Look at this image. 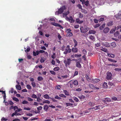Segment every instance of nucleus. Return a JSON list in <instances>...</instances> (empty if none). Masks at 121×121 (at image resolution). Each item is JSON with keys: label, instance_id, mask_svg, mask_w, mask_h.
Segmentation results:
<instances>
[{"label": "nucleus", "instance_id": "nucleus-48", "mask_svg": "<svg viewBox=\"0 0 121 121\" xmlns=\"http://www.w3.org/2000/svg\"><path fill=\"white\" fill-rule=\"evenodd\" d=\"M86 77L87 78V81H90L91 80L90 78L89 77H88V76L87 75H86Z\"/></svg>", "mask_w": 121, "mask_h": 121}, {"label": "nucleus", "instance_id": "nucleus-44", "mask_svg": "<svg viewBox=\"0 0 121 121\" xmlns=\"http://www.w3.org/2000/svg\"><path fill=\"white\" fill-rule=\"evenodd\" d=\"M22 103L23 104H27L28 103V102L26 100H24L22 102Z\"/></svg>", "mask_w": 121, "mask_h": 121}, {"label": "nucleus", "instance_id": "nucleus-10", "mask_svg": "<svg viewBox=\"0 0 121 121\" xmlns=\"http://www.w3.org/2000/svg\"><path fill=\"white\" fill-rule=\"evenodd\" d=\"M76 66L77 67L79 68H81L82 67L81 65L80 64V62L79 61L76 62Z\"/></svg>", "mask_w": 121, "mask_h": 121}, {"label": "nucleus", "instance_id": "nucleus-28", "mask_svg": "<svg viewBox=\"0 0 121 121\" xmlns=\"http://www.w3.org/2000/svg\"><path fill=\"white\" fill-rule=\"evenodd\" d=\"M108 60L109 61L112 62H117V61L116 60H113L110 58H108Z\"/></svg>", "mask_w": 121, "mask_h": 121}, {"label": "nucleus", "instance_id": "nucleus-23", "mask_svg": "<svg viewBox=\"0 0 121 121\" xmlns=\"http://www.w3.org/2000/svg\"><path fill=\"white\" fill-rule=\"evenodd\" d=\"M78 97L80 99H84L85 98V96L82 95H81L80 96H79Z\"/></svg>", "mask_w": 121, "mask_h": 121}, {"label": "nucleus", "instance_id": "nucleus-60", "mask_svg": "<svg viewBox=\"0 0 121 121\" xmlns=\"http://www.w3.org/2000/svg\"><path fill=\"white\" fill-rule=\"evenodd\" d=\"M3 120L6 121L8 120V119L5 118L4 117H3L1 119V121H3Z\"/></svg>", "mask_w": 121, "mask_h": 121}, {"label": "nucleus", "instance_id": "nucleus-19", "mask_svg": "<svg viewBox=\"0 0 121 121\" xmlns=\"http://www.w3.org/2000/svg\"><path fill=\"white\" fill-rule=\"evenodd\" d=\"M63 91L64 93L66 95L68 96L69 95V92L66 90H63Z\"/></svg>", "mask_w": 121, "mask_h": 121}, {"label": "nucleus", "instance_id": "nucleus-41", "mask_svg": "<svg viewBox=\"0 0 121 121\" xmlns=\"http://www.w3.org/2000/svg\"><path fill=\"white\" fill-rule=\"evenodd\" d=\"M26 87L27 88L29 89H31V87L29 85H27Z\"/></svg>", "mask_w": 121, "mask_h": 121}, {"label": "nucleus", "instance_id": "nucleus-51", "mask_svg": "<svg viewBox=\"0 0 121 121\" xmlns=\"http://www.w3.org/2000/svg\"><path fill=\"white\" fill-rule=\"evenodd\" d=\"M77 7L79 8V9H80L82 10V6L80 4H78V5Z\"/></svg>", "mask_w": 121, "mask_h": 121}, {"label": "nucleus", "instance_id": "nucleus-58", "mask_svg": "<svg viewBox=\"0 0 121 121\" xmlns=\"http://www.w3.org/2000/svg\"><path fill=\"white\" fill-rule=\"evenodd\" d=\"M104 25H102L99 27V29L100 30H103L104 27Z\"/></svg>", "mask_w": 121, "mask_h": 121}, {"label": "nucleus", "instance_id": "nucleus-63", "mask_svg": "<svg viewBox=\"0 0 121 121\" xmlns=\"http://www.w3.org/2000/svg\"><path fill=\"white\" fill-rule=\"evenodd\" d=\"M100 26V25L99 24H96L95 26L94 27L95 28H97L99 27Z\"/></svg>", "mask_w": 121, "mask_h": 121}, {"label": "nucleus", "instance_id": "nucleus-26", "mask_svg": "<svg viewBox=\"0 0 121 121\" xmlns=\"http://www.w3.org/2000/svg\"><path fill=\"white\" fill-rule=\"evenodd\" d=\"M43 103H48V104L50 103V102L48 100H45L43 102Z\"/></svg>", "mask_w": 121, "mask_h": 121}, {"label": "nucleus", "instance_id": "nucleus-15", "mask_svg": "<svg viewBox=\"0 0 121 121\" xmlns=\"http://www.w3.org/2000/svg\"><path fill=\"white\" fill-rule=\"evenodd\" d=\"M71 51H72V50L70 48L68 49V51H64V54H66L68 52H71Z\"/></svg>", "mask_w": 121, "mask_h": 121}, {"label": "nucleus", "instance_id": "nucleus-22", "mask_svg": "<svg viewBox=\"0 0 121 121\" xmlns=\"http://www.w3.org/2000/svg\"><path fill=\"white\" fill-rule=\"evenodd\" d=\"M44 97L45 99H48L50 98L48 94H46L44 95L43 96Z\"/></svg>", "mask_w": 121, "mask_h": 121}, {"label": "nucleus", "instance_id": "nucleus-2", "mask_svg": "<svg viewBox=\"0 0 121 121\" xmlns=\"http://www.w3.org/2000/svg\"><path fill=\"white\" fill-rule=\"evenodd\" d=\"M65 9V6H63L61 7L60 8L58 9V11H56L55 12L56 15H58L62 13L64 11V10Z\"/></svg>", "mask_w": 121, "mask_h": 121}, {"label": "nucleus", "instance_id": "nucleus-55", "mask_svg": "<svg viewBox=\"0 0 121 121\" xmlns=\"http://www.w3.org/2000/svg\"><path fill=\"white\" fill-rule=\"evenodd\" d=\"M89 38L91 40H93L94 39V37L92 35H90L89 36Z\"/></svg>", "mask_w": 121, "mask_h": 121}, {"label": "nucleus", "instance_id": "nucleus-25", "mask_svg": "<svg viewBox=\"0 0 121 121\" xmlns=\"http://www.w3.org/2000/svg\"><path fill=\"white\" fill-rule=\"evenodd\" d=\"M69 13V11H68L67 12L63 13V15H64L66 17L67 15H68Z\"/></svg>", "mask_w": 121, "mask_h": 121}, {"label": "nucleus", "instance_id": "nucleus-8", "mask_svg": "<svg viewBox=\"0 0 121 121\" xmlns=\"http://www.w3.org/2000/svg\"><path fill=\"white\" fill-rule=\"evenodd\" d=\"M52 24L56 26H58L60 27V28L63 29V27L59 24L56 23L55 22H52Z\"/></svg>", "mask_w": 121, "mask_h": 121}, {"label": "nucleus", "instance_id": "nucleus-46", "mask_svg": "<svg viewBox=\"0 0 121 121\" xmlns=\"http://www.w3.org/2000/svg\"><path fill=\"white\" fill-rule=\"evenodd\" d=\"M31 97L32 98H37L36 95L35 94H33L32 95Z\"/></svg>", "mask_w": 121, "mask_h": 121}, {"label": "nucleus", "instance_id": "nucleus-62", "mask_svg": "<svg viewBox=\"0 0 121 121\" xmlns=\"http://www.w3.org/2000/svg\"><path fill=\"white\" fill-rule=\"evenodd\" d=\"M27 99H28V101H32L33 100V99H32L31 98H30L29 97H28Z\"/></svg>", "mask_w": 121, "mask_h": 121}, {"label": "nucleus", "instance_id": "nucleus-20", "mask_svg": "<svg viewBox=\"0 0 121 121\" xmlns=\"http://www.w3.org/2000/svg\"><path fill=\"white\" fill-rule=\"evenodd\" d=\"M108 85L107 83L104 82L103 84V87L104 88H107L108 87Z\"/></svg>", "mask_w": 121, "mask_h": 121}, {"label": "nucleus", "instance_id": "nucleus-4", "mask_svg": "<svg viewBox=\"0 0 121 121\" xmlns=\"http://www.w3.org/2000/svg\"><path fill=\"white\" fill-rule=\"evenodd\" d=\"M71 30L70 29H67L66 32L67 33L66 34L67 36L70 37L73 35L72 33L71 32Z\"/></svg>", "mask_w": 121, "mask_h": 121}, {"label": "nucleus", "instance_id": "nucleus-33", "mask_svg": "<svg viewBox=\"0 0 121 121\" xmlns=\"http://www.w3.org/2000/svg\"><path fill=\"white\" fill-rule=\"evenodd\" d=\"M43 78L42 77H38L37 78L38 80L39 81H41L43 80Z\"/></svg>", "mask_w": 121, "mask_h": 121}, {"label": "nucleus", "instance_id": "nucleus-54", "mask_svg": "<svg viewBox=\"0 0 121 121\" xmlns=\"http://www.w3.org/2000/svg\"><path fill=\"white\" fill-rule=\"evenodd\" d=\"M78 74V72L77 71H75V72L74 73V74L73 76H76Z\"/></svg>", "mask_w": 121, "mask_h": 121}, {"label": "nucleus", "instance_id": "nucleus-18", "mask_svg": "<svg viewBox=\"0 0 121 121\" xmlns=\"http://www.w3.org/2000/svg\"><path fill=\"white\" fill-rule=\"evenodd\" d=\"M110 102L111 101V99L109 98H106L104 100H103V102L104 103H105V101Z\"/></svg>", "mask_w": 121, "mask_h": 121}, {"label": "nucleus", "instance_id": "nucleus-32", "mask_svg": "<svg viewBox=\"0 0 121 121\" xmlns=\"http://www.w3.org/2000/svg\"><path fill=\"white\" fill-rule=\"evenodd\" d=\"M13 100L16 101V102H18L19 101V100L16 97H13Z\"/></svg>", "mask_w": 121, "mask_h": 121}, {"label": "nucleus", "instance_id": "nucleus-21", "mask_svg": "<svg viewBox=\"0 0 121 121\" xmlns=\"http://www.w3.org/2000/svg\"><path fill=\"white\" fill-rule=\"evenodd\" d=\"M16 87L17 89L19 90H20L21 89V86L20 85H16Z\"/></svg>", "mask_w": 121, "mask_h": 121}, {"label": "nucleus", "instance_id": "nucleus-40", "mask_svg": "<svg viewBox=\"0 0 121 121\" xmlns=\"http://www.w3.org/2000/svg\"><path fill=\"white\" fill-rule=\"evenodd\" d=\"M79 17L80 18H83V16L82 14L81 13H79Z\"/></svg>", "mask_w": 121, "mask_h": 121}, {"label": "nucleus", "instance_id": "nucleus-31", "mask_svg": "<svg viewBox=\"0 0 121 121\" xmlns=\"http://www.w3.org/2000/svg\"><path fill=\"white\" fill-rule=\"evenodd\" d=\"M60 69L59 67H56L54 68L53 69V70L55 71H58Z\"/></svg>", "mask_w": 121, "mask_h": 121}, {"label": "nucleus", "instance_id": "nucleus-3", "mask_svg": "<svg viewBox=\"0 0 121 121\" xmlns=\"http://www.w3.org/2000/svg\"><path fill=\"white\" fill-rule=\"evenodd\" d=\"M72 60L70 59H67V60L66 59L65 60H64L63 62L65 64V65L66 66H67V65H70L71 61Z\"/></svg>", "mask_w": 121, "mask_h": 121}, {"label": "nucleus", "instance_id": "nucleus-36", "mask_svg": "<svg viewBox=\"0 0 121 121\" xmlns=\"http://www.w3.org/2000/svg\"><path fill=\"white\" fill-rule=\"evenodd\" d=\"M108 55L109 56L113 58L114 57V55L112 54H108Z\"/></svg>", "mask_w": 121, "mask_h": 121}, {"label": "nucleus", "instance_id": "nucleus-53", "mask_svg": "<svg viewBox=\"0 0 121 121\" xmlns=\"http://www.w3.org/2000/svg\"><path fill=\"white\" fill-rule=\"evenodd\" d=\"M31 84L33 87H34L36 86V84L35 82H32Z\"/></svg>", "mask_w": 121, "mask_h": 121}, {"label": "nucleus", "instance_id": "nucleus-61", "mask_svg": "<svg viewBox=\"0 0 121 121\" xmlns=\"http://www.w3.org/2000/svg\"><path fill=\"white\" fill-rule=\"evenodd\" d=\"M24 109L27 110H30L31 109V108H30L24 107Z\"/></svg>", "mask_w": 121, "mask_h": 121}, {"label": "nucleus", "instance_id": "nucleus-5", "mask_svg": "<svg viewBox=\"0 0 121 121\" xmlns=\"http://www.w3.org/2000/svg\"><path fill=\"white\" fill-rule=\"evenodd\" d=\"M107 76L106 77V79L108 80L111 79L112 76L111 73L108 72L107 73Z\"/></svg>", "mask_w": 121, "mask_h": 121}, {"label": "nucleus", "instance_id": "nucleus-56", "mask_svg": "<svg viewBox=\"0 0 121 121\" xmlns=\"http://www.w3.org/2000/svg\"><path fill=\"white\" fill-rule=\"evenodd\" d=\"M55 98L56 99H57L59 100H60L61 99V98L60 97H59L58 95H56Z\"/></svg>", "mask_w": 121, "mask_h": 121}, {"label": "nucleus", "instance_id": "nucleus-13", "mask_svg": "<svg viewBox=\"0 0 121 121\" xmlns=\"http://www.w3.org/2000/svg\"><path fill=\"white\" fill-rule=\"evenodd\" d=\"M103 45L105 47H109L110 46V45L108 42H104L103 43Z\"/></svg>", "mask_w": 121, "mask_h": 121}, {"label": "nucleus", "instance_id": "nucleus-43", "mask_svg": "<svg viewBox=\"0 0 121 121\" xmlns=\"http://www.w3.org/2000/svg\"><path fill=\"white\" fill-rule=\"evenodd\" d=\"M82 52L85 55L87 53L85 49H84L82 51Z\"/></svg>", "mask_w": 121, "mask_h": 121}, {"label": "nucleus", "instance_id": "nucleus-12", "mask_svg": "<svg viewBox=\"0 0 121 121\" xmlns=\"http://www.w3.org/2000/svg\"><path fill=\"white\" fill-rule=\"evenodd\" d=\"M109 28L108 27L105 28L103 30V31L105 33H107L109 30Z\"/></svg>", "mask_w": 121, "mask_h": 121}, {"label": "nucleus", "instance_id": "nucleus-16", "mask_svg": "<svg viewBox=\"0 0 121 121\" xmlns=\"http://www.w3.org/2000/svg\"><path fill=\"white\" fill-rule=\"evenodd\" d=\"M72 50L73 52L74 53L77 52L78 51V49L77 48H72Z\"/></svg>", "mask_w": 121, "mask_h": 121}, {"label": "nucleus", "instance_id": "nucleus-42", "mask_svg": "<svg viewBox=\"0 0 121 121\" xmlns=\"http://www.w3.org/2000/svg\"><path fill=\"white\" fill-rule=\"evenodd\" d=\"M43 107L42 106H40L37 108V109L38 110H41L42 109Z\"/></svg>", "mask_w": 121, "mask_h": 121}, {"label": "nucleus", "instance_id": "nucleus-35", "mask_svg": "<svg viewBox=\"0 0 121 121\" xmlns=\"http://www.w3.org/2000/svg\"><path fill=\"white\" fill-rule=\"evenodd\" d=\"M37 100L38 102H40L42 101V100L39 97H37Z\"/></svg>", "mask_w": 121, "mask_h": 121}, {"label": "nucleus", "instance_id": "nucleus-1", "mask_svg": "<svg viewBox=\"0 0 121 121\" xmlns=\"http://www.w3.org/2000/svg\"><path fill=\"white\" fill-rule=\"evenodd\" d=\"M69 83L70 84V87L71 88L76 86L78 84L77 80H73L70 81L69 82Z\"/></svg>", "mask_w": 121, "mask_h": 121}, {"label": "nucleus", "instance_id": "nucleus-29", "mask_svg": "<svg viewBox=\"0 0 121 121\" xmlns=\"http://www.w3.org/2000/svg\"><path fill=\"white\" fill-rule=\"evenodd\" d=\"M111 45L113 47H114L116 46V43L115 42H112L111 43Z\"/></svg>", "mask_w": 121, "mask_h": 121}, {"label": "nucleus", "instance_id": "nucleus-50", "mask_svg": "<svg viewBox=\"0 0 121 121\" xmlns=\"http://www.w3.org/2000/svg\"><path fill=\"white\" fill-rule=\"evenodd\" d=\"M49 71L52 74L54 75L56 74V73L54 71L51 70H50Z\"/></svg>", "mask_w": 121, "mask_h": 121}, {"label": "nucleus", "instance_id": "nucleus-30", "mask_svg": "<svg viewBox=\"0 0 121 121\" xmlns=\"http://www.w3.org/2000/svg\"><path fill=\"white\" fill-rule=\"evenodd\" d=\"M89 87L92 89H95V86L91 84H89Z\"/></svg>", "mask_w": 121, "mask_h": 121}, {"label": "nucleus", "instance_id": "nucleus-9", "mask_svg": "<svg viewBox=\"0 0 121 121\" xmlns=\"http://www.w3.org/2000/svg\"><path fill=\"white\" fill-rule=\"evenodd\" d=\"M0 92H1L2 94H4V95L3 96V98L4 99V102L5 99L6 98V94L5 92V91H1L0 90Z\"/></svg>", "mask_w": 121, "mask_h": 121}, {"label": "nucleus", "instance_id": "nucleus-7", "mask_svg": "<svg viewBox=\"0 0 121 121\" xmlns=\"http://www.w3.org/2000/svg\"><path fill=\"white\" fill-rule=\"evenodd\" d=\"M81 32L82 33H85L87 31V30L86 28H84L83 27H81L80 28Z\"/></svg>", "mask_w": 121, "mask_h": 121}, {"label": "nucleus", "instance_id": "nucleus-6", "mask_svg": "<svg viewBox=\"0 0 121 121\" xmlns=\"http://www.w3.org/2000/svg\"><path fill=\"white\" fill-rule=\"evenodd\" d=\"M114 81H109L108 84L109 86L114 87L115 86V82Z\"/></svg>", "mask_w": 121, "mask_h": 121}, {"label": "nucleus", "instance_id": "nucleus-34", "mask_svg": "<svg viewBox=\"0 0 121 121\" xmlns=\"http://www.w3.org/2000/svg\"><path fill=\"white\" fill-rule=\"evenodd\" d=\"M59 96L60 97L63 98H66V96L64 94H60L59 95Z\"/></svg>", "mask_w": 121, "mask_h": 121}, {"label": "nucleus", "instance_id": "nucleus-27", "mask_svg": "<svg viewBox=\"0 0 121 121\" xmlns=\"http://www.w3.org/2000/svg\"><path fill=\"white\" fill-rule=\"evenodd\" d=\"M92 109H94L95 110H97L99 109V105L96 106L95 107L92 108Z\"/></svg>", "mask_w": 121, "mask_h": 121}, {"label": "nucleus", "instance_id": "nucleus-38", "mask_svg": "<svg viewBox=\"0 0 121 121\" xmlns=\"http://www.w3.org/2000/svg\"><path fill=\"white\" fill-rule=\"evenodd\" d=\"M113 22L112 21L108 23V26H111L113 25Z\"/></svg>", "mask_w": 121, "mask_h": 121}, {"label": "nucleus", "instance_id": "nucleus-64", "mask_svg": "<svg viewBox=\"0 0 121 121\" xmlns=\"http://www.w3.org/2000/svg\"><path fill=\"white\" fill-rule=\"evenodd\" d=\"M51 63L52 65H54L55 64V61L53 59L51 61Z\"/></svg>", "mask_w": 121, "mask_h": 121}, {"label": "nucleus", "instance_id": "nucleus-14", "mask_svg": "<svg viewBox=\"0 0 121 121\" xmlns=\"http://www.w3.org/2000/svg\"><path fill=\"white\" fill-rule=\"evenodd\" d=\"M96 32V31L95 30H90L89 31L88 33L89 34H95Z\"/></svg>", "mask_w": 121, "mask_h": 121}, {"label": "nucleus", "instance_id": "nucleus-17", "mask_svg": "<svg viewBox=\"0 0 121 121\" xmlns=\"http://www.w3.org/2000/svg\"><path fill=\"white\" fill-rule=\"evenodd\" d=\"M48 105H45L43 107V109L45 111H47L48 109Z\"/></svg>", "mask_w": 121, "mask_h": 121}, {"label": "nucleus", "instance_id": "nucleus-39", "mask_svg": "<svg viewBox=\"0 0 121 121\" xmlns=\"http://www.w3.org/2000/svg\"><path fill=\"white\" fill-rule=\"evenodd\" d=\"M81 54L78 55L77 54H75L74 55V57H80L81 56Z\"/></svg>", "mask_w": 121, "mask_h": 121}, {"label": "nucleus", "instance_id": "nucleus-37", "mask_svg": "<svg viewBox=\"0 0 121 121\" xmlns=\"http://www.w3.org/2000/svg\"><path fill=\"white\" fill-rule=\"evenodd\" d=\"M53 54L52 55L51 57L53 59H54L56 57V55L55 53L53 52Z\"/></svg>", "mask_w": 121, "mask_h": 121}, {"label": "nucleus", "instance_id": "nucleus-24", "mask_svg": "<svg viewBox=\"0 0 121 121\" xmlns=\"http://www.w3.org/2000/svg\"><path fill=\"white\" fill-rule=\"evenodd\" d=\"M116 16L117 19H121V15L119 14H117L116 15Z\"/></svg>", "mask_w": 121, "mask_h": 121}, {"label": "nucleus", "instance_id": "nucleus-45", "mask_svg": "<svg viewBox=\"0 0 121 121\" xmlns=\"http://www.w3.org/2000/svg\"><path fill=\"white\" fill-rule=\"evenodd\" d=\"M66 104L67 106H72L73 104L70 103H66Z\"/></svg>", "mask_w": 121, "mask_h": 121}, {"label": "nucleus", "instance_id": "nucleus-47", "mask_svg": "<svg viewBox=\"0 0 121 121\" xmlns=\"http://www.w3.org/2000/svg\"><path fill=\"white\" fill-rule=\"evenodd\" d=\"M88 104L89 105L92 106H93L94 105V103H92L91 102H89L88 103Z\"/></svg>", "mask_w": 121, "mask_h": 121}, {"label": "nucleus", "instance_id": "nucleus-57", "mask_svg": "<svg viewBox=\"0 0 121 121\" xmlns=\"http://www.w3.org/2000/svg\"><path fill=\"white\" fill-rule=\"evenodd\" d=\"M115 70L116 71H121V69L120 68H116L115 69Z\"/></svg>", "mask_w": 121, "mask_h": 121}, {"label": "nucleus", "instance_id": "nucleus-49", "mask_svg": "<svg viewBox=\"0 0 121 121\" xmlns=\"http://www.w3.org/2000/svg\"><path fill=\"white\" fill-rule=\"evenodd\" d=\"M74 100L76 102H78L79 101V100L77 98L75 97H73Z\"/></svg>", "mask_w": 121, "mask_h": 121}, {"label": "nucleus", "instance_id": "nucleus-11", "mask_svg": "<svg viewBox=\"0 0 121 121\" xmlns=\"http://www.w3.org/2000/svg\"><path fill=\"white\" fill-rule=\"evenodd\" d=\"M76 22H77V23H79V24H81L83 22V21L82 20H81L79 19V18H77L76 19Z\"/></svg>", "mask_w": 121, "mask_h": 121}, {"label": "nucleus", "instance_id": "nucleus-52", "mask_svg": "<svg viewBox=\"0 0 121 121\" xmlns=\"http://www.w3.org/2000/svg\"><path fill=\"white\" fill-rule=\"evenodd\" d=\"M112 99L115 101L117 100V98L115 96H113L112 97Z\"/></svg>", "mask_w": 121, "mask_h": 121}, {"label": "nucleus", "instance_id": "nucleus-59", "mask_svg": "<svg viewBox=\"0 0 121 121\" xmlns=\"http://www.w3.org/2000/svg\"><path fill=\"white\" fill-rule=\"evenodd\" d=\"M95 46L97 47H99L100 46V43H98L95 44Z\"/></svg>", "mask_w": 121, "mask_h": 121}]
</instances>
